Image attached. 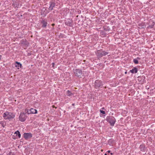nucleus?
Returning a JSON list of instances; mask_svg holds the SVG:
<instances>
[{
  "label": "nucleus",
  "instance_id": "nucleus-1",
  "mask_svg": "<svg viewBox=\"0 0 155 155\" xmlns=\"http://www.w3.org/2000/svg\"><path fill=\"white\" fill-rule=\"evenodd\" d=\"M108 53L109 52L108 51H103L102 49L98 50L95 52L97 57L98 59H100L103 56L107 55Z\"/></svg>",
  "mask_w": 155,
  "mask_h": 155
},
{
  "label": "nucleus",
  "instance_id": "nucleus-2",
  "mask_svg": "<svg viewBox=\"0 0 155 155\" xmlns=\"http://www.w3.org/2000/svg\"><path fill=\"white\" fill-rule=\"evenodd\" d=\"M3 116L5 120L8 119L10 120L14 118L15 117V115L13 113L6 111L3 114Z\"/></svg>",
  "mask_w": 155,
  "mask_h": 155
},
{
  "label": "nucleus",
  "instance_id": "nucleus-3",
  "mask_svg": "<svg viewBox=\"0 0 155 155\" xmlns=\"http://www.w3.org/2000/svg\"><path fill=\"white\" fill-rule=\"evenodd\" d=\"M106 120L111 126H114L116 122V120L114 117L111 116H107L106 117Z\"/></svg>",
  "mask_w": 155,
  "mask_h": 155
},
{
  "label": "nucleus",
  "instance_id": "nucleus-4",
  "mask_svg": "<svg viewBox=\"0 0 155 155\" xmlns=\"http://www.w3.org/2000/svg\"><path fill=\"white\" fill-rule=\"evenodd\" d=\"M94 84V88L97 89L102 87L103 85L102 81L98 79L96 80Z\"/></svg>",
  "mask_w": 155,
  "mask_h": 155
},
{
  "label": "nucleus",
  "instance_id": "nucleus-5",
  "mask_svg": "<svg viewBox=\"0 0 155 155\" xmlns=\"http://www.w3.org/2000/svg\"><path fill=\"white\" fill-rule=\"evenodd\" d=\"M74 74L75 77L79 78H81L82 71L79 69H75L73 70Z\"/></svg>",
  "mask_w": 155,
  "mask_h": 155
},
{
  "label": "nucleus",
  "instance_id": "nucleus-6",
  "mask_svg": "<svg viewBox=\"0 0 155 155\" xmlns=\"http://www.w3.org/2000/svg\"><path fill=\"white\" fill-rule=\"evenodd\" d=\"M27 117V116L25 115V113L21 112L19 117V119L20 121L24 122L26 120Z\"/></svg>",
  "mask_w": 155,
  "mask_h": 155
},
{
  "label": "nucleus",
  "instance_id": "nucleus-7",
  "mask_svg": "<svg viewBox=\"0 0 155 155\" xmlns=\"http://www.w3.org/2000/svg\"><path fill=\"white\" fill-rule=\"evenodd\" d=\"M50 6L48 8L49 10H52L53 8L55 5V2L54 1L51 0L49 2Z\"/></svg>",
  "mask_w": 155,
  "mask_h": 155
},
{
  "label": "nucleus",
  "instance_id": "nucleus-8",
  "mask_svg": "<svg viewBox=\"0 0 155 155\" xmlns=\"http://www.w3.org/2000/svg\"><path fill=\"white\" fill-rule=\"evenodd\" d=\"M32 136V134L30 133H25L24 134V137L26 140L31 138Z\"/></svg>",
  "mask_w": 155,
  "mask_h": 155
},
{
  "label": "nucleus",
  "instance_id": "nucleus-9",
  "mask_svg": "<svg viewBox=\"0 0 155 155\" xmlns=\"http://www.w3.org/2000/svg\"><path fill=\"white\" fill-rule=\"evenodd\" d=\"M72 21L70 19H68L65 22L66 25L69 26H72Z\"/></svg>",
  "mask_w": 155,
  "mask_h": 155
},
{
  "label": "nucleus",
  "instance_id": "nucleus-10",
  "mask_svg": "<svg viewBox=\"0 0 155 155\" xmlns=\"http://www.w3.org/2000/svg\"><path fill=\"white\" fill-rule=\"evenodd\" d=\"M41 23L42 25V27H46L47 24V20L46 19H43L41 21Z\"/></svg>",
  "mask_w": 155,
  "mask_h": 155
},
{
  "label": "nucleus",
  "instance_id": "nucleus-11",
  "mask_svg": "<svg viewBox=\"0 0 155 155\" xmlns=\"http://www.w3.org/2000/svg\"><path fill=\"white\" fill-rule=\"evenodd\" d=\"M149 23L150 25L147 27V28H153L155 24L154 22L151 20L150 21Z\"/></svg>",
  "mask_w": 155,
  "mask_h": 155
},
{
  "label": "nucleus",
  "instance_id": "nucleus-12",
  "mask_svg": "<svg viewBox=\"0 0 155 155\" xmlns=\"http://www.w3.org/2000/svg\"><path fill=\"white\" fill-rule=\"evenodd\" d=\"M138 71L137 69V68L134 67V68L131 70L130 71V72L132 73H136Z\"/></svg>",
  "mask_w": 155,
  "mask_h": 155
},
{
  "label": "nucleus",
  "instance_id": "nucleus-13",
  "mask_svg": "<svg viewBox=\"0 0 155 155\" xmlns=\"http://www.w3.org/2000/svg\"><path fill=\"white\" fill-rule=\"evenodd\" d=\"M31 113L33 114H35L37 113V111L36 109L33 108H31L30 110Z\"/></svg>",
  "mask_w": 155,
  "mask_h": 155
},
{
  "label": "nucleus",
  "instance_id": "nucleus-14",
  "mask_svg": "<svg viewBox=\"0 0 155 155\" xmlns=\"http://www.w3.org/2000/svg\"><path fill=\"white\" fill-rule=\"evenodd\" d=\"M140 58L139 57H137V59H134L133 60V61L134 63L136 64H138V61L137 60H140Z\"/></svg>",
  "mask_w": 155,
  "mask_h": 155
},
{
  "label": "nucleus",
  "instance_id": "nucleus-15",
  "mask_svg": "<svg viewBox=\"0 0 155 155\" xmlns=\"http://www.w3.org/2000/svg\"><path fill=\"white\" fill-rule=\"evenodd\" d=\"M15 67H20V68L22 66V64H20V63L18 62L17 61L15 62Z\"/></svg>",
  "mask_w": 155,
  "mask_h": 155
},
{
  "label": "nucleus",
  "instance_id": "nucleus-16",
  "mask_svg": "<svg viewBox=\"0 0 155 155\" xmlns=\"http://www.w3.org/2000/svg\"><path fill=\"white\" fill-rule=\"evenodd\" d=\"M6 122L5 121H2L0 122V124L3 127H4L6 125Z\"/></svg>",
  "mask_w": 155,
  "mask_h": 155
},
{
  "label": "nucleus",
  "instance_id": "nucleus-17",
  "mask_svg": "<svg viewBox=\"0 0 155 155\" xmlns=\"http://www.w3.org/2000/svg\"><path fill=\"white\" fill-rule=\"evenodd\" d=\"M15 134H16V135L17 136H18V137L19 138H20V137H21V134H20V132L18 130L16 131V132H15Z\"/></svg>",
  "mask_w": 155,
  "mask_h": 155
},
{
  "label": "nucleus",
  "instance_id": "nucleus-18",
  "mask_svg": "<svg viewBox=\"0 0 155 155\" xmlns=\"http://www.w3.org/2000/svg\"><path fill=\"white\" fill-rule=\"evenodd\" d=\"M67 95L68 96H71L73 94H72L71 92V91H69V90H68L67 91Z\"/></svg>",
  "mask_w": 155,
  "mask_h": 155
},
{
  "label": "nucleus",
  "instance_id": "nucleus-19",
  "mask_svg": "<svg viewBox=\"0 0 155 155\" xmlns=\"http://www.w3.org/2000/svg\"><path fill=\"white\" fill-rule=\"evenodd\" d=\"M100 111L101 113L102 114H105V111H103V110H100Z\"/></svg>",
  "mask_w": 155,
  "mask_h": 155
},
{
  "label": "nucleus",
  "instance_id": "nucleus-20",
  "mask_svg": "<svg viewBox=\"0 0 155 155\" xmlns=\"http://www.w3.org/2000/svg\"><path fill=\"white\" fill-rule=\"evenodd\" d=\"M54 63H52V67H54Z\"/></svg>",
  "mask_w": 155,
  "mask_h": 155
},
{
  "label": "nucleus",
  "instance_id": "nucleus-21",
  "mask_svg": "<svg viewBox=\"0 0 155 155\" xmlns=\"http://www.w3.org/2000/svg\"><path fill=\"white\" fill-rule=\"evenodd\" d=\"M53 26H54V25H55V24H52V25H51Z\"/></svg>",
  "mask_w": 155,
  "mask_h": 155
},
{
  "label": "nucleus",
  "instance_id": "nucleus-22",
  "mask_svg": "<svg viewBox=\"0 0 155 155\" xmlns=\"http://www.w3.org/2000/svg\"><path fill=\"white\" fill-rule=\"evenodd\" d=\"M107 152L108 153H110V150H108Z\"/></svg>",
  "mask_w": 155,
  "mask_h": 155
},
{
  "label": "nucleus",
  "instance_id": "nucleus-23",
  "mask_svg": "<svg viewBox=\"0 0 155 155\" xmlns=\"http://www.w3.org/2000/svg\"><path fill=\"white\" fill-rule=\"evenodd\" d=\"M52 107H55V108H57V107H55V106H54V105H53V106H52Z\"/></svg>",
  "mask_w": 155,
  "mask_h": 155
},
{
  "label": "nucleus",
  "instance_id": "nucleus-24",
  "mask_svg": "<svg viewBox=\"0 0 155 155\" xmlns=\"http://www.w3.org/2000/svg\"><path fill=\"white\" fill-rule=\"evenodd\" d=\"M1 57H2V56L0 55V60L1 59Z\"/></svg>",
  "mask_w": 155,
  "mask_h": 155
},
{
  "label": "nucleus",
  "instance_id": "nucleus-25",
  "mask_svg": "<svg viewBox=\"0 0 155 155\" xmlns=\"http://www.w3.org/2000/svg\"><path fill=\"white\" fill-rule=\"evenodd\" d=\"M102 109H104V107H103L102 108Z\"/></svg>",
  "mask_w": 155,
  "mask_h": 155
},
{
  "label": "nucleus",
  "instance_id": "nucleus-26",
  "mask_svg": "<svg viewBox=\"0 0 155 155\" xmlns=\"http://www.w3.org/2000/svg\"><path fill=\"white\" fill-rule=\"evenodd\" d=\"M125 74H127V71H126V72H125Z\"/></svg>",
  "mask_w": 155,
  "mask_h": 155
},
{
  "label": "nucleus",
  "instance_id": "nucleus-27",
  "mask_svg": "<svg viewBox=\"0 0 155 155\" xmlns=\"http://www.w3.org/2000/svg\"><path fill=\"white\" fill-rule=\"evenodd\" d=\"M110 154H111V155H112L113 154V153H110Z\"/></svg>",
  "mask_w": 155,
  "mask_h": 155
},
{
  "label": "nucleus",
  "instance_id": "nucleus-28",
  "mask_svg": "<svg viewBox=\"0 0 155 155\" xmlns=\"http://www.w3.org/2000/svg\"><path fill=\"white\" fill-rule=\"evenodd\" d=\"M104 155H107V154L105 153V154H104Z\"/></svg>",
  "mask_w": 155,
  "mask_h": 155
},
{
  "label": "nucleus",
  "instance_id": "nucleus-29",
  "mask_svg": "<svg viewBox=\"0 0 155 155\" xmlns=\"http://www.w3.org/2000/svg\"><path fill=\"white\" fill-rule=\"evenodd\" d=\"M106 87H106V86H105V87H104V88H105V89H106Z\"/></svg>",
  "mask_w": 155,
  "mask_h": 155
},
{
  "label": "nucleus",
  "instance_id": "nucleus-30",
  "mask_svg": "<svg viewBox=\"0 0 155 155\" xmlns=\"http://www.w3.org/2000/svg\"><path fill=\"white\" fill-rule=\"evenodd\" d=\"M74 105V104H72V105Z\"/></svg>",
  "mask_w": 155,
  "mask_h": 155
},
{
  "label": "nucleus",
  "instance_id": "nucleus-31",
  "mask_svg": "<svg viewBox=\"0 0 155 155\" xmlns=\"http://www.w3.org/2000/svg\"><path fill=\"white\" fill-rule=\"evenodd\" d=\"M103 151V150H101V151Z\"/></svg>",
  "mask_w": 155,
  "mask_h": 155
}]
</instances>
